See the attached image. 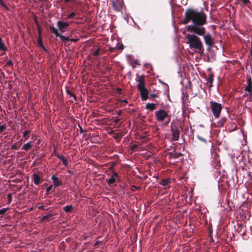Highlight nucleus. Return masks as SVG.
I'll return each instance as SVG.
<instances>
[{
  "label": "nucleus",
  "instance_id": "9",
  "mask_svg": "<svg viewBox=\"0 0 252 252\" xmlns=\"http://www.w3.org/2000/svg\"><path fill=\"white\" fill-rule=\"evenodd\" d=\"M247 86L245 88V91L248 92L250 94L252 95V79L250 75L247 76Z\"/></svg>",
  "mask_w": 252,
  "mask_h": 252
},
{
  "label": "nucleus",
  "instance_id": "57",
  "mask_svg": "<svg viewBox=\"0 0 252 252\" xmlns=\"http://www.w3.org/2000/svg\"><path fill=\"white\" fill-rule=\"evenodd\" d=\"M66 1H68V0H66Z\"/></svg>",
  "mask_w": 252,
  "mask_h": 252
},
{
  "label": "nucleus",
  "instance_id": "2",
  "mask_svg": "<svg viewBox=\"0 0 252 252\" xmlns=\"http://www.w3.org/2000/svg\"><path fill=\"white\" fill-rule=\"evenodd\" d=\"M186 38L188 39V43L189 44V47L191 49H195L197 52L203 55L204 51L203 45L200 38L196 35L194 34H188L186 35Z\"/></svg>",
  "mask_w": 252,
  "mask_h": 252
},
{
  "label": "nucleus",
  "instance_id": "50",
  "mask_svg": "<svg viewBox=\"0 0 252 252\" xmlns=\"http://www.w3.org/2000/svg\"><path fill=\"white\" fill-rule=\"evenodd\" d=\"M120 120L118 118H117V119H115L114 121V122L116 123V124H117L119 122H120Z\"/></svg>",
  "mask_w": 252,
  "mask_h": 252
},
{
  "label": "nucleus",
  "instance_id": "56",
  "mask_svg": "<svg viewBox=\"0 0 252 252\" xmlns=\"http://www.w3.org/2000/svg\"><path fill=\"white\" fill-rule=\"evenodd\" d=\"M120 48L121 49H123L124 47H123V45H121V46H120Z\"/></svg>",
  "mask_w": 252,
  "mask_h": 252
},
{
  "label": "nucleus",
  "instance_id": "1",
  "mask_svg": "<svg viewBox=\"0 0 252 252\" xmlns=\"http://www.w3.org/2000/svg\"><path fill=\"white\" fill-rule=\"evenodd\" d=\"M207 18L206 14L202 10L189 8L185 12L182 22L184 25L192 22V24L187 27V31L199 36H203L204 42L208 46L207 50L210 51L214 44V39L209 32L206 34V30L204 26L207 23Z\"/></svg>",
  "mask_w": 252,
  "mask_h": 252
},
{
  "label": "nucleus",
  "instance_id": "23",
  "mask_svg": "<svg viewBox=\"0 0 252 252\" xmlns=\"http://www.w3.org/2000/svg\"><path fill=\"white\" fill-rule=\"evenodd\" d=\"M32 142H30L25 144L22 148V150H25L26 151L29 150L32 147Z\"/></svg>",
  "mask_w": 252,
  "mask_h": 252
},
{
  "label": "nucleus",
  "instance_id": "28",
  "mask_svg": "<svg viewBox=\"0 0 252 252\" xmlns=\"http://www.w3.org/2000/svg\"><path fill=\"white\" fill-rule=\"evenodd\" d=\"M54 190H55V189H53V186L51 185L49 187L47 188L46 190V194H48L50 192L54 191Z\"/></svg>",
  "mask_w": 252,
  "mask_h": 252
},
{
  "label": "nucleus",
  "instance_id": "49",
  "mask_svg": "<svg viewBox=\"0 0 252 252\" xmlns=\"http://www.w3.org/2000/svg\"><path fill=\"white\" fill-rule=\"evenodd\" d=\"M122 91V90L121 88H118L117 89V93H118L119 94L121 93Z\"/></svg>",
  "mask_w": 252,
  "mask_h": 252
},
{
  "label": "nucleus",
  "instance_id": "41",
  "mask_svg": "<svg viewBox=\"0 0 252 252\" xmlns=\"http://www.w3.org/2000/svg\"><path fill=\"white\" fill-rule=\"evenodd\" d=\"M6 129V126L5 125L0 126V132H2Z\"/></svg>",
  "mask_w": 252,
  "mask_h": 252
},
{
  "label": "nucleus",
  "instance_id": "22",
  "mask_svg": "<svg viewBox=\"0 0 252 252\" xmlns=\"http://www.w3.org/2000/svg\"><path fill=\"white\" fill-rule=\"evenodd\" d=\"M237 231L239 232H240V231H242L243 232V233H242L243 236H244L246 235V228L243 225H241V224L238 225Z\"/></svg>",
  "mask_w": 252,
  "mask_h": 252
},
{
  "label": "nucleus",
  "instance_id": "34",
  "mask_svg": "<svg viewBox=\"0 0 252 252\" xmlns=\"http://www.w3.org/2000/svg\"><path fill=\"white\" fill-rule=\"evenodd\" d=\"M36 27L38 32V37L41 36V29L39 24H37Z\"/></svg>",
  "mask_w": 252,
  "mask_h": 252
},
{
  "label": "nucleus",
  "instance_id": "30",
  "mask_svg": "<svg viewBox=\"0 0 252 252\" xmlns=\"http://www.w3.org/2000/svg\"><path fill=\"white\" fill-rule=\"evenodd\" d=\"M31 130H26L23 132L24 137L26 138V139H28L29 137V134L31 133Z\"/></svg>",
  "mask_w": 252,
  "mask_h": 252
},
{
  "label": "nucleus",
  "instance_id": "29",
  "mask_svg": "<svg viewBox=\"0 0 252 252\" xmlns=\"http://www.w3.org/2000/svg\"><path fill=\"white\" fill-rule=\"evenodd\" d=\"M66 93L68 95H70V96L73 97L75 100H76V101L77 100V97H76V95L73 93H72L70 90L67 89L66 90Z\"/></svg>",
  "mask_w": 252,
  "mask_h": 252
},
{
  "label": "nucleus",
  "instance_id": "11",
  "mask_svg": "<svg viewBox=\"0 0 252 252\" xmlns=\"http://www.w3.org/2000/svg\"><path fill=\"white\" fill-rule=\"evenodd\" d=\"M238 3L240 4L241 7H247L250 9H252V5L250 0H239L238 1Z\"/></svg>",
  "mask_w": 252,
  "mask_h": 252
},
{
  "label": "nucleus",
  "instance_id": "51",
  "mask_svg": "<svg viewBox=\"0 0 252 252\" xmlns=\"http://www.w3.org/2000/svg\"><path fill=\"white\" fill-rule=\"evenodd\" d=\"M122 110H120L118 111V114H118V115H119V116L121 115V114H122Z\"/></svg>",
  "mask_w": 252,
  "mask_h": 252
},
{
  "label": "nucleus",
  "instance_id": "5",
  "mask_svg": "<svg viewBox=\"0 0 252 252\" xmlns=\"http://www.w3.org/2000/svg\"><path fill=\"white\" fill-rule=\"evenodd\" d=\"M171 130L172 134V140L174 141L178 140L180 137V131L178 126L172 125Z\"/></svg>",
  "mask_w": 252,
  "mask_h": 252
},
{
  "label": "nucleus",
  "instance_id": "17",
  "mask_svg": "<svg viewBox=\"0 0 252 252\" xmlns=\"http://www.w3.org/2000/svg\"><path fill=\"white\" fill-rule=\"evenodd\" d=\"M56 157L59 158L63 162V164L67 166L68 165V161L67 159L64 157L63 155H56Z\"/></svg>",
  "mask_w": 252,
  "mask_h": 252
},
{
  "label": "nucleus",
  "instance_id": "21",
  "mask_svg": "<svg viewBox=\"0 0 252 252\" xmlns=\"http://www.w3.org/2000/svg\"><path fill=\"white\" fill-rule=\"evenodd\" d=\"M145 108L151 111H153L156 109V104L155 103H148L146 104Z\"/></svg>",
  "mask_w": 252,
  "mask_h": 252
},
{
  "label": "nucleus",
  "instance_id": "39",
  "mask_svg": "<svg viewBox=\"0 0 252 252\" xmlns=\"http://www.w3.org/2000/svg\"><path fill=\"white\" fill-rule=\"evenodd\" d=\"M100 48H97L95 51L94 52L93 55L94 56H98L99 55Z\"/></svg>",
  "mask_w": 252,
  "mask_h": 252
},
{
  "label": "nucleus",
  "instance_id": "13",
  "mask_svg": "<svg viewBox=\"0 0 252 252\" xmlns=\"http://www.w3.org/2000/svg\"><path fill=\"white\" fill-rule=\"evenodd\" d=\"M183 155V154L180 152L177 151V148H175L173 152H171L168 154V156L170 158H177Z\"/></svg>",
  "mask_w": 252,
  "mask_h": 252
},
{
  "label": "nucleus",
  "instance_id": "19",
  "mask_svg": "<svg viewBox=\"0 0 252 252\" xmlns=\"http://www.w3.org/2000/svg\"><path fill=\"white\" fill-rule=\"evenodd\" d=\"M54 216V214L51 212H49V214L47 215L44 216L42 217L41 219V221H43L45 220L49 221L52 216Z\"/></svg>",
  "mask_w": 252,
  "mask_h": 252
},
{
  "label": "nucleus",
  "instance_id": "42",
  "mask_svg": "<svg viewBox=\"0 0 252 252\" xmlns=\"http://www.w3.org/2000/svg\"><path fill=\"white\" fill-rule=\"evenodd\" d=\"M109 170L112 172V174H113L114 172H115L114 170V165L113 164L110 166L109 168Z\"/></svg>",
  "mask_w": 252,
  "mask_h": 252
},
{
  "label": "nucleus",
  "instance_id": "53",
  "mask_svg": "<svg viewBox=\"0 0 252 252\" xmlns=\"http://www.w3.org/2000/svg\"><path fill=\"white\" fill-rule=\"evenodd\" d=\"M34 21H35V23L36 25H37V24H39L38 22L37 19H35Z\"/></svg>",
  "mask_w": 252,
  "mask_h": 252
},
{
  "label": "nucleus",
  "instance_id": "16",
  "mask_svg": "<svg viewBox=\"0 0 252 252\" xmlns=\"http://www.w3.org/2000/svg\"><path fill=\"white\" fill-rule=\"evenodd\" d=\"M33 182L36 185H38L41 183L40 176L36 173L33 174Z\"/></svg>",
  "mask_w": 252,
  "mask_h": 252
},
{
  "label": "nucleus",
  "instance_id": "33",
  "mask_svg": "<svg viewBox=\"0 0 252 252\" xmlns=\"http://www.w3.org/2000/svg\"><path fill=\"white\" fill-rule=\"evenodd\" d=\"M9 208H5L0 210V215L2 216L8 210Z\"/></svg>",
  "mask_w": 252,
  "mask_h": 252
},
{
  "label": "nucleus",
  "instance_id": "26",
  "mask_svg": "<svg viewBox=\"0 0 252 252\" xmlns=\"http://www.w3.org/2000/svg\"><path fill=\"white\" fill-rule=\"evenodd\" d=\"M170 182L169 179H163L160 181V184L163 186H166L167 185H168V184L170 183Z\"/></svg>",
  "mask_w": 252,
  "mask_h": 252
},
{
  "label": "nucleus",
  "instance_id": "54",
  "mask_svg": "<svg viewBox=\"0 0 252 252\" xmlns=\"http://www.w3.org/2000/svg\"><path fill=\"white\" fill-rule=\"evenodd\" d=\"M64 242H62L60 243V246H63V245H64Z\"/></svg>",
  "mask_w": 252,
  "mask_h": 252
},
{
  "label": "nucleus",
  "instance_id": "4",
  "mask_svg": "<svg viewBox=\"0 0 252 252\" xmlns=\"http://www.w3.org/2000/svg\"><path fill=\"white\" fill-rule=\"evenodd\" d=\"M168 116V113L165 110L160 109L155 112V117L158 122H163Z\"/></svg>",
  "mask_w": 252,
  "mask_h": 252
},
{
  "label": "nucleus",
  "instance_id": "14",
  "mask_svg": "<svg viewBox=\"0 0 252 252\" xmlns=\"http://www.w3.org/2000/svg\"><path fill=\"white\" fill-rule=\"evenodd\" d=\"M51 179L53 181V184L55 187L60 186L62 185V182L55 175H53L52 176Z\"/></svg>",
  "mask_w": 252,
  "mask_h": 252
},
{
  "label": "nucleus",
  "instance_id": "20",
  "mask_svg": "<svg viewBox=\"0 0 252 252\" xmlns=\"http://www.w3.org/2000/svg\"><path fill=\"white\" fill-rule=\"evenodd\" d=\"M37 43L39 47H41L44 50V51L47 52V51H48L47 49H46V48L44 47V46L42 43V39L41 36L38 37V39L37 40Z\"/></svg>",
  "mask_w": 252,
  "mask_h": 252
},
{
  "label": "nucleus",
  "instance_id": "55",
  "mask_svg": "<svg viewBox=\"0 0 252 252\" xmlns=\"http://www.w3.org/2000/svg\"><path fill=\"white\" fill-rule=\"evenodd\" d=\"M12 149H17V148H16L15 146H12Z\"/></svg>",
  "mask_w": 252,
  "mask_h": 252
},
{
  "label": "nucleus",
  "instance_id": "48",
  "mask_svg": "<svg viewBox=\"0 0 252 252\" xmlns=\"http://www.w3.org/2000/svg\"><path fill=\"white\" fill-rule=\"evenodd\" d=\"M38 208L39 209H40V210H45L44 206L43 205L39 206L38 207Z\"/></svg>",
  "mask_w": 252,
  "mask_h": 252
},
{
  "label": "nucleus",
  "instance_id": "7",
  "mask_svg": "<svg viewBox=\"0 0 252 252\" xmlns=\"http://www.w3.org/2000/svg\"><path fill=\"white\" fill-rule=\"evenodd\" d=\"M112 6L115 10L120 11L123 8V0H112Z\"/></svg>",
  "mask_w": 252,
  "mask_h": 252
},
{
  "label": "nucleus",
  "instance_id": "35",
  "mask_svg": "<svg viewBox=\"0 0 252 252\" xmlns=\"http://www.w3.org/2000/svg\"><path fill=\"white\" fill-rule=\"evenodd\" d=\"M36 27L38 32V37L41 36V29L39 24H37Z\"/></svg>",
  "mask_w": 252,
  "mask_h": 252
},
{
  "label": "nucleus",
  "instance_id": "36",
  "mask_svg": "<svg viewBox=\"0 0 252 252\" xmlns=\"http://www.w3.org/2000/svg\"><path fill=\"white\" fill-rule=\"evenodd\" d=\"M36 27L38 32V37L41 36V29L39 24H37Z\"/></svg>",
  "mask_w": 252,
  "mask_h": 252
},
{
  "label": "nucleus",
  "instance_id": "40",
  "mask_svg": "<svg viewBox=\"0 0 252 252\" xmlns=\"http://www.w3.org/2000/svg\"><path fill=\"white\" fill-rule=\"evenodd\" d=\"M76 15V13L74 12H72L70 14L67 15V19H70L73 18Z\"/></svg>",
  "mask_w": 252,
  "mask_h": 252
},
{
  "label": "nucleus",
  "instance_id": "44",
  "mask_svg": "<svg viewBox=\"0 0 252 252\" xmlns=\"http://www.w3.org/2000/svg\"><path fill=\"white\" fill-rule=\"evenodd\" d=\"M78 126L79 128V130H80V133L84 132V130H83V129L82 128V127H81V126H80V125L79 124H78Z\"/></svg>",
  "mask_w": 252,
  "mask_h": 252
},
{
  "label": "nucleus",
  "instance_id": "38",
  "mask_svg": "<svg viewBox=\"0 0 252 252\" xmlns=\"http://www.w3.org/2000/svg\"><path fill=\"white\" fill-rule=\"evenodd\" d=\"M7 199H8L7 203H8V204H10L11 202L12 199V196L11 193H9L7 194Z\"/></svg>",
  "mask_w": 252,
  "mask_h": 252
},
{
  "label": "nucleus",
  "instance_id": "10",
  "mask_svg": "<svg viewBox=\"0 0 252 252\" xmlns=\"http://www.w3.org/2000/svg\"><path fill=\"white\" fill-rule=\"evenodd\" d=\"M140 93V95L141 97V99L143 101H145L148 99L149 98V91L147 89L144 88L141 89V90H138Z\"/></svg>",
  "mask_w": 252,
  "mask_h": 252
},
{
  "label": "nucleus",
  "instance_id": "45",
  "mask_svg": "<svg viewBox=\"0 0 252 252\" xmlns=\"http://www.w3.org/2000/svg\"><path fill=\"white\" fill-rule=\"evenodd\" d=\"M170 121V119L168 118L167 121L164 122V125L165 126H167L169 123Z\"/></svg>",
  "mask_w": 252,
  "mask_h": 252
},
{
  "label": "nucleus",
  "instance_id": "43",
  "mask_svg": "<svg viewBox=\"0 0 252 252\" xmlns=\"http://www.w3.org/2000/svg\"><path fill=\"white\" fill-rule=\"evenodd\" d=\"M6 65H7V66H13V62L11 60H9L7 62V63H6Z\"/></svg>",
  "mask_w": 252,
  "mask_h": 252
},
{
  "label": "nucleus",
  "instance_id": "27",
  "mask_svg": "<svg viewBox=\"0 0 252 252\" xmlns=\"http://www.w3.org/2000/svg\"><path fill=\"white\" fill-rule=\"evenodd\" d=\"M58 37H59L61 38V40L63 42H67L70 41V38H69L68 37L65 36L61 34L59 35Z\"/></svg>",
  "mask_w": 252,
  "mask_h": 252
},
{
  "label": "nucleus",
  "instance_id": "12",
  "mask_svg": "<svg viewBox=\"0 0 252 252\" xmlns=\"http://www.w3.org/2000/svg\"><path fill=\"white\" fill-rule=\"evenodd\" d=\"M144 77L143 75L139 77L138 80H137L138 83L137 85L138 90H141V89L145 88V81L144 80Z\"/></svg>",
  "mask_w": 252,
  "mask_h": 252
},
{
  "label": "nucleus",
  "instance_id": "46",
  "mask_svg": "<svg viewBox=\"0 0 252 252\" xmlns=\"http://www.w3.org/2000/svg\"><path fill=\"white\" fill-rule=\"evenodd\" d=\"M78 40V39H77V38H76V39H75V38H70V41H71V42H76Z\"/></svg>",
  "mask_w": 252,
  "mask_h": 252
},
{
  "label": "nucleus",
  "instance_id": "25",
  "mask_svg": "<svg viewBox=\"0 0 252 252\" xmlns=\"http://www.w3.org/2000/svg\"><path fill=\"white\" fill-rule=\"evenodd\" d=\"M50 29L53 33L55 34L56 37H58L60 34L58 30L53 26H50Z\"/></svg>",
  "mask_w": 252,
  "mask_h": 252
},
{
  "label": "nucleus",
  "instance_id": "3",
  "mask_svg": "<svg viewBox=\"0 0 252 252\" xmlns=\"http://www.w3.org/2000/svg\"><path fill=\"white\" fill-rule=\"evenodd\" d=\"M210 105L211 112L214 117L216 119L220 118L222 109V104L215 101H211L210 102Z\"/></svg>",
  "mask_w": 252,
  "mask_h": 252
},
{
  "label": "nucleus",
  "instance_id": "8",
  "mask_svg": "<svg viewBox=\"0 0 252 252\" xmlns=\"http://www.w3.org/2000/svg\"><path fill=\"white\" fill-rule=\"evenodd\" d=\"M57 26L61 32L63 33L69 27V24L66 22H64L62 21H58L57 24Z\"/></svg>",
  "mask_w": 252,
  "mask_h": 252
},
{
  "label": "nucleus",
  "instance_id": "18",
  "mask_svg": "<svg viewBox=\"0 0 252 252\" xmlns=\"http://www.w3.org/2000/svg\"><path fill=\"white\" fill-rule=\"evenodd\" d=\"M213 166L216 169H218L220 167V161H219L217 159H214L212 161Z\"/></svg>",
  "mask_w": 252,
  "mask_h": 252
},
{
  "label": "nucleus",
  "instance_id": "52",
  "mask_svg": "<svg viewBox=\"0 0 252 252\" xmlns=\"http://www.w3.org/2000/svg\"><path fill=\"white\" fill-rule=\"evenodd\" d=\"M121 101L122 102H124L125 103H127V101L126 99H124V100H121Z\"/></svg>",
  "mask_w": 252,
  "mask_h": 252
},
{
  "label": "nucleus",
  "instance_id": "47",
  "mask_svg": "<svg viewBox=\"0 0 252 252\" xmlns=\"http://www.w3.org/2000/svg\"><path fill=\"white\" fill-rule=\"evenodd\" d=\"M150 97H158V95L156 94H150Z\"/></svg>",
  "mask_w": 252,
  "mask_h": 252
},
{
  "label": "nucleus",
  "instance_id": "32",
  "mask_svg": "<svg viewBox=\"0 0 252 252\" xmlns=\"http://www.w3.org/2000/svg\"><path fill=\"white\" fill-rule=\"evenodd\" d=\"M227 119L225 117L222 118L220 119V122H219V124H220L221 126H223V125L224 123L226 122Z\"/></svg>",
  "mask_w": 252,
  "mask_h": 252
},
{
  "label": "nucleus",
  "instance_id": "31",
  "mask_svg": "<svg viewBox=\"0 0 252 252\" xmlns=\"http://www.w3.org/2000/svg\"><path fill=\"white\" fill-rule=\"evenodd\" d=\"M0 4L5 10H9V8L8 7V6L6 5V4L4 3V2L2 0H0Z\"/></svg>",
  "mask_w": 252,
  "mask_h": 252
},
{
  "label": "nucleus",
  "instance_id": "15",
  "mask_svg": "<svg viewBox=\"0 0 252 252\" xmlns=\"http://www.w3.org/2000/svg\"><path fill=\"white\" fill-rule=\"evenodd\" d=\"M214 75L213 73L209 74L208 77L207 78L208 86L211 88L212 87V84L214 81Z\"/></svg>",
  "mask_w": 252,
  "mask_h": 252
},
{
  "label": "nucleus",
  "instance_id": "6",
  "mask_svg": "<svg viewBox=\"0 0 252 252\" xmlns=\"http://www.w3.org/2000/svg\"><path fill=\"white\" fill-rule=\"evenodd\" d=\"M119 176L118 174L116 172H114L111 177L109 179H107L106 180L108 185L110 187H113L116 186L115 183L116 182V179H119Z\"/></svg>",
  "mask_w": 252,
  "mask_h": 252
},
{
  "label": "nucleus",
  "instance_id": "24",
  "mask_svg": "<svg viewBox=\"0 0 252 252\" xmlns=\"http://www.w3.org/2000/svg\"><path fill=\"white\" fill-rule=\"evenodd\" d=\"M63 209L65 212L70 213L72 211L73 208L71 205H70L64 206Z\"/></svg>",
  "mask_w": 252,
  "mask_h": 252
},
{
  "label": "nucleus",
  "instance_id": "37",
  "mask_svg": "<svg viewBox=\"0 0 252 252\" xmlns=\"http://www.w3.org/2000/svg\"><path fill=\"white\" fill-rule=\"evenodd\" d=\"M196 137H197V138L199 140H200V141H202V142H204V143H207V142L206 139H205V138H204L202 137L201 136H199V135H197V136H196Z\"/></svg>",
  "mask_w": 252,
  "mask_h": 252
}]
</instances>
